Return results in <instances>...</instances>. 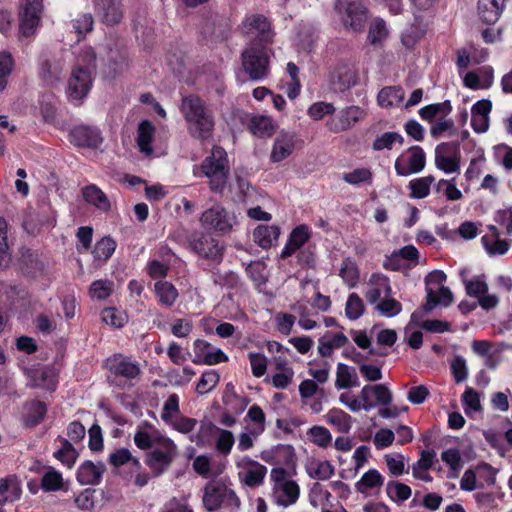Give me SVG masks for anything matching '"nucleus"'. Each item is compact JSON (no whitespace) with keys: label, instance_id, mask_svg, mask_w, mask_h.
Masks as SVG:
<instances>
[{"label":"nucleus","instance_id":"3","mask_svg":"<svg viewBox=\"0 0 512 512\" xmlns=\"http://www.w3.org/2000/svg\"><path fill=\"white\" fill-rule=\"evenodd\" d=\"M201 170L209 179L210 190L215 193H222L230 174L229 160L225 149L214 145L211 154L202 161Z\"/></svg>","mask_w":512,"mask_h":512},{"label":"nucleus","instance_id":"11","mask_svg":"<svg viewBox=\"0 0 512 512\" xmlns=\"http://www.w3.org/2000/svg\"><path fill=\"white\" fill-rule=\"evenodd\" d=\"M241 31L251 39L250 43H272L271 25L263 15L252 14L247 16L241 24Z\"/></svg>","mask_w":512,"mask_h":512},{"label":"nucleus","instance_id":"15","mask_svg":"<svg viewBox=\"0 0 512 512\" xmlns=\"http://www.w3.org/2000/svg\"><path fill=\"white\" fill-rule=\"evenodd\" d=\"M366 112L359 106L352 105L340 110L331 117L326 126L330 132L341 133L351 129L358 122L364 119Z\"/></svg>","mask_w":512,"mask_h":512},{"label":"nucleus","instance_id":"30","mask_svg":"<svg viewBox=\"0 0 512 512\" xmlns=\"http://www.w3.org/2000/svg\"><path fill=\"white\" fill-rule=\"evenodd\" d=\"M19 265L21 271L32 278L41 275L44 271V263L40 259L38 252L28 248L22 249Z\"/></svg>","mask_w":512,"mask_h":512},{"label":"nucleus","instance_id":"8","mask_svg":"<svg viewBox=\"0 0 512 512\" xmlns=\"http://www.w3.org/2000/svg\"><path fill=\"white\" fill-rule=\"evenodd\" d=\"M188 246L194 253L213 265H219L223 260L225 247L208 233L193 232L188 241Z\"/></svg>","mask_w":512,"mask_h":512},{"label":"nucleus","instance_id":"19","mask_svg":"<svg viewBox=\"0 0 512 512\" xmlns=\"http://www.w3.org/2000/svg\"><path fill=\"white\" fill-rule=\"evenodd\" d=\"M201 33L211 40H224L229 37L230 24L228 18L217 13H209L201 22Z\"/></svg>","mask_w":512,"mask_h":512},{"label":"nucleus","instance_id":"25","mask_svg":"<svg viewBox=\"0 0 512 512\" xmlns=\"http://www.w3.org/2000/svg\"><path fill=\"white\" fill-rule=\"evenodd\" d=\"M106 467L102 462L84 461L77 469L76 478L81 485H98Z\"/></svg>","mask_w":512,"mask_h":512},{"label":"nucleus","instance_id":"56","mask_svg":"<svg viewBox=\"0 0 512 512\" xmlns=\"http://www.w3.org/2000/svg\"><path fill=\"white\" fill-rule=\"evenodd\" d=\"M477 472V480L479 487L493 486L496 482V475L498 470L492 467L490 464L482 462L474 467Z\"/></svg>","mask_w":512,"mask_h":512},{"label":"nucleus","instance_id":"59","mask_svg":"<svg viewBox=\"0 0 512 512\" xmlns=\"http://www.w3.org/2000/svg\"><path fill=\"white\" fill-rule=\"evenodd\" d=\"M396 142L402 145L404 142L403 136L397 132H385L375 138L372 148L375 151H381L384 149L389 150Z\"/></svg>","mask_w":512,"mask_h":512},{"label":"nucleus","instance_id":"39","mask_svg":"<svg viewBox=\"0 0 512 512\" xmlns=\"http://www.w3.org/2000/svg\"><path fill=\"white\" fill-rule=\"evenodd\" d=\"M158 303L165 307H172L179 297L177 288L168 281H157L154 285Z\"/></svg>","mask_w":512,"mask_h":512},{"label":"nucleus","instance_id":"46","mask_svg":"<svg viewBox=\"0 0 512 512\" xmlns=\"http://www.w3.org/2000/svg\"><path fill=\"white\" fill-rule=\"evenodd\" d=\"M62 71L61 61L44 60L40 64L39 75L47 85H52L60 79Z\"/></svg>","mask_w":512,"mask_h":512},{"label":"nucleus","instance_id":"17","mask_svg":"<svg viewBox=\"0 0 512 512\" xmlns=\"http://www.w3.org/2000/svg\"><path fill=\"white\" fill-rule=\"evenodd\" d=\"M27 377V387L38 388L48 392H53L57 386L56 374L53 369L35 365L24 369Z\"/></svg>","mask_w":512,"mask_h":512},{"label":"nucleus","instance_id":"55","mask_svg":"<svg viewBox=\"0 0 512 512\" xmlns=\"http://www.w3.org/2000/svg\"><path fill=\"white\" fill-rule=\"evenodd\" d=\"M433 176H426L417 179H413L409 182V188L411 190L410 197L415 199H422L429 195L430 186L434 182Z\"/></svg>","mask_w":512,"mask_h":512},{"label":"nucleus","instance_id":"18","mask_svg":"<svg viewBox=\"0 0 512 512\" xmlns=\"http://www.w3.org/2000/svg\"><path fill=\"white\" fill-rule=\"evenodd\" d=\"M426 163V157L423 149L419 146H413L406 155H401L395 161V170L399 176H409L421 172Z\"/></svg>","mask_w":512,"mask_h":512},{"label":"nucleus","instance_id":"28","mask_svg":"<svg viewBox=\"0 0 512 512\" xmlns=\"http://www.w3.org/2000/svg\"><path fill=\"white\" fill-rule=\"evenodd\" d=\"M244 471L239 473L244 483L249 487L260 486L264 482L267 467L249 457L242 460Z\"/></svg>","mask_w":512,"mask_h":512},{"label":"nucleus","instance_id":"42","mask_svg":"<svg viewBox=\"0 0 512 512\" xmlns=\"http://www.w3.org/2000/svg\"><path fill=\"white\" fill-rule=\"evenodd\" d=\"M82 195L85 201L102 211L110 209V201L105 193L95 184H90L83 188Z\"/></svg>","mask_w":512,"mask_h":512},{"label":"nucleus","instance_id":"41","mask_svg":"<svg viewBox=\"0 0 512 512\" xmlns=\"http://www.w3.org/2000/svg\"><path fill=\"white\" fill-rule=\"evenodd\" d=\"M435 456L434 450H422L420 458L412 466L413 476L422 481L430 482L432 477L429 475L428 470L431 468Z\"/></svg>","mask_w":512,"mask_h":512},{"label":"nucleus","instance_id":"6","mask_svg":"<svg viewBox=\"0 0 512 512\" xmlns=\"http://www.w3.org/2000/svg\"><path fill=\"white\" fill-rule=\"evenodd\" d=\"M203 504L208 511L222 509V512H238L240 499L225 483L213 481L204 488Z\"/></svg>","mask_w":512,"mask_h":512},{"label":"nucleus","instance_id":"9","mask_svg":"<svg viewBox=\"0 0 512 512\" xmlns=\"http://www.w3.org/2000/svg\"><path fill=\"white\" fill-rule=\"evenodd\" d=\"M335 8L345 27L354 32L363 30L368 19V10L363 0H337Z\"/></svg>","mask_w":512,"mask_h":512},{"label":"nucleus","instance_id":"52","mask_svg":"<svg viewBox=\"0 0 512 512\" xmlns=\"http://www.w3.org/2000/svg\"><path fill=\"white\" fill-rule=\"evenodd\" d=\"M216 430H219V427L212 422H201L198 432L191 434L189 440L199 447H204L210 443Z\"/></svg>","mask_w":512,"mask_h":512},{"label":"nucleus","instance_id":"60","mask_svg":"<svg viewBox=\"0 0 512 512\" xmlns=\"http://www.w3.org/2000/svg\"><path fill=\"white\" fill-rule=\"evenodd\" d=\"M481 242L486 252L491 256L504 255L510 247L507 241L499 239V237L492 239L489 235H484Z\"/></svg>","mask_w":512,"mask_h":512},{"label":"nucleus","instance_id":"27","mask_svg":"<svg viewBox=\"0 0 512 512\" xmlns=\"http://www.w3.org/2000/svg\"><path fill=\"white\" fill-rule=\"evenodd\" d=\"M505 7L506 0H478V16L485 24L493 25L500 19Z\"/></svg>","mask_w":512,"mask_h":512},{"label":"nucleus","instance_id":"12","mask_svg":"<svg viewBox=\"0 0 512 512\" xmlns=\"http://www.w3.org/2000/svg\"><path fill=\"white\" fill-rule=\"evenodd\" d=\"M43 0H24L19 11V29L23 37L36 33L40 25Z\"/></svg>","mask_w":512,"mask_h":512},{"label":"nucleus","instance_id":"23","mask_svg":"<svg viewBox=\"0 0 512 512\" xmlns=\"http://www.w3.org/2000/svg\"><path fill=\"white\" fill-rule=\"evenodd\" d=\"M107 61L110 71L118 75L126 71L129 67V56L127 47L116 40H110L107 43Z\"/></svg>","mask_w":512,"mask_h":512},{"label":"nucleus","instance_id":"7","mask_svg":"<svg viewBox=\"0 0 512 512\" xmlns=\"http://www.w3.org/2000/svg\"><path fill=\"white\" fill-rule=\"evenodd\" d=\"M178 454L177 445L167 436L161 437L160 441L146 454L145 464L151 469L155 476H160L171 466Z\"/></svg>","mask_w":512,"mask_h":512},{"label":"nucleus","instance_id":"38","mask_svg":"<svg viewBox=\"0 0 512 512\" xmlns=\"http://www.w3.org/2000/svg\"><path fill=\"white\" fill-rule=\"evenodd\" d=\"M305 470L310 478L321 481L330 479L335 473L334 466L327 460L310 459L305 465Z\"/></svg>","mask_w":512,"mask_h":512},{"label":"nucleus","instance_id":"57","mask_svg":"<svg viewBox=\"0 0 512 512\" xmlns=\"http://www.w3.org/2000/svg\"><path fill=\"white\" fill-rule=\"evenodd\" d=\"M475 47L473 45H467L459 48L456 51V68L461 77L463 74L468 72L467 68L473 63Z\"/></svg>","mask_w":512,"mask_h":512},{"label":"nucleus","instance_id":"47","mask_svg":"<svg viewBox=\"0 0 512 512\" xmlns=\"http://www.w3.org/2000/svg\"><path fill=\"white\" fill-rule=\"evenodd\" d=\"M249 129L259 138H267L275 132V124L268 116H255L251 119Z\"/></svg>","mask_w":512,"mask_h":512},{"label":"nucleus","instance_id":"4","mask_svg":"<svg viewBox=\"0 0 512 512\" xmlns=\"http://www.w3.org/2000/svg\"><path fill=\"white\" fill-rule=\"evenodd\" d=\"M271 43H249L241 53L242 67L253 81L265 79L270 72Z\"/></svg>","mask_w":512,"mask_h":512},{"label":"nucleus","instance_id":"45","mask_svg":"<svg viewBox=\"0 0 512 512\" xmlns=\"http://www.w3.org/2000/svg\"><path fill=\"white\" fill-rule=\"evenodd\" d=\"M326 422L336 427L338 432L348 433L352 427V417L345 411L332 408L324 416Z\"/></svg>","mask_w":512,"mask_h":512},{"label":"nucleus","instance_id":"10","mask_svg":"<svg viewBox=\"0 0 512 512\" xmlns=\"http://www.w3.org/2000/svg\"><path fill=\"white\" fill-rule=\"evenodd\" d=\"M200 222L204 227L226 234L237 224V218L233 212L226 210L220 204H215L202 213Z\"/></svg>","mask_w":512,"mask_h":512},{"label":"nucleus","instance_id":"13","mask_svg":"<svg viewBox=\"0 0 512 512\" xmlns=\"http://www.w3.org/2000/svg\"><path fill=\"white\" fill-rule=\"evenodd\" d=\"M359 81L356 67L345 61L335 65L329 74V82L335 91L345 92L356 86Z\"/></svg>","mask_w":512,"mask_h":512},{"label":"nucleus","instance_id":"34","mask_svg":"<svg viewBox=\"0 0 512 512\" xmlns=\"http://www.w3.org/2000/svg\"><path fill=\"white\" fill-rule=\"evenodd\" d=\"M21 484L15 475L0 479V503H12L20 499Z\"/></svg>","mask_w":512,"mask_h":512},{"label":"nucleus","instance_id":"61","mask_svg":"<svg viewBox=\"0 0 512 512\" xmlns=\"http://www.w3.org/2000/svg\"><path fill=\"white\" fill-rule=\"evenodd\" d=\"M339 275L349 287H354L359 279L356 263L351 258H345L342 262Z\"/></svg>","mask_w":512,"mask_h":512},{"label":"nucleus","instance_id":"29","mask_svg":"<svg viewBox=\"0 0 512 512\" xmlns=\"http://www.w3.org/2000/svg\"><path fill=\"white\" fill-rule=\"evenodd\" d=\"M164 436L151 423L145 421L137 428L134 435V443L141 450H149Z\"/></svg>","mask_w":512,"mask_h":512},{"label":"nucleus","instance_id":"63","mask_svg":"<svg viewBox=\"0 0 512 512\" xmlns=\"http://www.w3.org/2000/svg\"><path fill=\"white\" fill-rule=\"evenodd\" d=\"M220 376L215 370H206L201 375L197 386H196V392L198 394H206L212 391L217 383L219 382Z\"/></svg>","mask_w":512,"mask_h":512},{"label":"nucleus","instance_id":"16","mask_svg":"<svg viewBox=\"0 0 512 512\" xmlns=\"http://www.w3.org/2000/svg\"><path fill=\"white\" fill-rule=\"evenodd\" d=\"M69 141L79 148L98 149L103 142V137L98 127L80 124L70 130Z\"/></svg>","mask_w":512,"mask_h":512},{"label":"nucleus","instance_id":"33","mask_svg":"<svg viewBox=\"0 0 512 512\" xmlns=\"http://www.w3.org/2000/svg\"><path fill=\"white\" fill-rule=\"evenodd\" d=\"M280 236L277 225H258L253 231L254 242L263 249L271 248Z\"/></svg>","mask_w":512,"mask_h":512},{"label":"nucleus","instance_id":"32","mask_svg":"<svg viewBox=\"0 0 512 512\" xmlns=\"http://www.w3.org/2000/svg\"><path fill=\"white\" fill-rule=\"evenodd\" d=\"M469 272L466 269L459 271V277L465 287L467 295L473 298H479L488 292V284L484 275L468 277Z\"/></svg>","mask_w":512,"mask_h":512},{"label":"nucleus","instance_id":"5","mask_svg":"<svg viewBox=\"0 0 512 512\" xmlns=\"http://www.w3.org/2000/svg\"><path fill=\"white\" fill-rule=\"evenodd\" d=\"M446 274L442 271H433L425 278L426 302L412 313V320L417 321L436 308L439 304L446 305L448 301V288L445 287Z\"/></svg>","mask_w":512,"mask_h":512},{"label":"nucleus","instance_id":"48","mask_svg":"<svg viewBox=\"0 0 512 512\" xmlns=\"http://www.w3.org/2000/svg\"><path fill=\"white\" fill-rule=\"evenodd\" d=\"M465 414L473 418L482 411L479 393L471 387H467L461 397Z\"/></svg>","mask_w":512,"mask_h":512},{"label":"nucleus","instance_id":"50","mask_svg":"<svg viewBox=\"0 0 512 512\" xmlns=\"http://www.w3.org/2000/svg\"><path fill=\"white\" fill-rule=\"evenodd\" d=\"M58 440L61 443V447L54 452V457L71 468L75 464L78 452L68 439L58 437Z\"/></svg>","mask_w":512,"mask_h":512},{"label":"nucleus","instance_id":"22","mask_svg":"<svg viewBox=\"0 0 512 512\" xmlns=\"http://www.w3.org/2000/svg\"><path fill=\"white\" fill-rule=\"evenodd\" d=\"M462 81L465 87L473 90L489 89L494 83V68L484 65L463 74Z\"/></svg>","mask_w":512,"mask_h":512},{"label":"nucleus","instance_id":"53","mask_svg":"<svg viewBox=\"0 0 512 512\" xmlns=\"http://www.w3.org/2000/svg\"><path fill=\"white\" fill-rule=\"evenodd\" d=\"M342 180L353 186L371 185L373 173L368 168H356L351 172L343 173Z\"/></svg>","mask_w":512,"mask_h":512},{"label":"nucleus","instance_id":"24","mask_svg":"<svg viewBox=\"0 0 512 512\" xmlns=\"http://www.w3.org/2000/svg\"><path fill=\"white\" fill-rule=\"evenodd\" d=\"M296 143L297 135L295 133L281 130L274 139L270 154L271 162L278 163L289 157L293 153Z\"/></svg>","mask_w":512,"mask_h":512},{"label":"nucleus","instance_id":"14","mask_svg":"<svg viewBox=\"0 0 512 512\" xmlns=\"http://www.w3.org/2000/svg\"><path fill=\"white\" fill-rule=\"evenodd\" d=\"M93 77L89 70H84L81 66H76L71 73L68 81L67 94L71 101L80 104L87 97L91 90Z\"/></svg>","mask_w":512,"mask_h":512},{"label":"nucleus","instance_id":"37","mask_svg":"<svg viewBox=\"0 0 512 512\" xmlns=\"http://www.w3.org/2000/svg\"><path fill=\"white\" fill-rule=\"evenodd\" d=\"M154 133L155 127L150 121L143 120L139 123L136 142L140 152L147 156L151 155L153 152L152 140Z\"/></svg>","mask_w":512,"mask_h":512},{"label":"nucleus","instance_id":"1","mask_svg":"<svg viewBox=\"0 0 512 512\" xmlns=\"http://www.w3.org/2000/svg\"><path fill=\"white\" fill-rule=\"evenodd\" d=\"M180 111L192 138L206 141L213 136L214 112L202 98L195 94L184 96L181 100Z\"/></svg>","mask_w":512,"mask_h":512},{"label":"nucleus","instance_id":"43","mask_svg":"<svg viewBox=\"0 0 512 512\" xmlns=\"http://www.w3.org/2000/svg\"><path fill=\"white\" fill-rule=\"evenodd\" d=\"M405 97V92L401 87L388 86L380 90L377 95V102L383 108L399 105Z\"/></svg>","mask_w":512,"mask_h":512},{"label":"nucleus","instance_id":"35","mask_svg":"<svg viewBox=\"0 0 512 512\" xmlns=\"http://www.w3.org/2000/svg\"><path fill=\"white\" fill-rule=\"evenodd\" d=\"M24 422L27 427L38 425L47 413V405L40 400H30L24 404Z\"/></svg>","mask_w":512,"mask_h":512},{"label":"nucleus","instance_id":"2","mask_svg":"<svg viewBox=\"0 0 512 512\" xmlns=\"http://www.w3.org/2000/svg\"><path fill=\"white\" fill-rule=\"evenodd\" d=\"M106 368L109 371L108 383L120 389L133 387V381L141 375L139 362L120 353L106 359Z\"/></svg>","mask_w":512,"mask_h":512},{"label":"nucleus","instance_id":"51","mask_svg":"<svg viewBox=\"0 0 512 512\" xmlns=\"http://www.w3.org/2000/svg\"><path fill=\"white\" fill-rule=\"evenodd\" d=\"M116 241L110 236H105L96 242L92 254L97 261H107L116 249Z\"/></svg>","mask_w":512,"mask_h":512},{"label":"nucleus","instance_id":"58","mask_svg":"<svg viewBox=\"0 0 512 512\" xmlns=\"http://www.w3.org/2000/svg\"><path fill=\"white\" fill-rule=\"evenodd\" d=\"M71 26L80 40L93 30L94 19L91 13H82L77 18L71 20Z\"/></svg>","mask_w":512,"mask_h":512},{"label":"nucleus","instance_id":"44","mask_svg":"<svg viewBox=\"0 0 512 512\" xmlns=\"http://www.w3.org/2000/svg\"><path fill=\"white\" fill-rule=\"evenodd\" d=\"M384 484V478L377 469H369L355 483V489L361 494H366L368 490L380 488Z\"/></svg>","mask_w":512,"mask_h":512},{"label":"nucleus","instance_id":"49","mask_svg":"<svg viewBox=\"0 0 512 512\" xmlns=\"http://www.w3.org/2000/svg\"><path fill=\"white\" fill-rule=\"evenodd\" d=\"M212 281L215 285L228 290L238 289L241 286L240 277L233 271H213Z\"/></svg>","mask_w":512,"mask_h":512},{"label":"nucleus","instance_id":"21","mask_svg":"<svg viewBox=\"0 0 512 512\" xmlns=\"http://www.w3.org/2000/svg\"><path fill=\"white\" fill-rule=\"evenodd\" d=\"M96 16L106 25L118 24L122 17L121 0H92Z\"/></svg>","mask_w":512,"mask_h":512},{"label":"nucleus","instance_id":"62","mask_svg":"<svg viewBox=\"0 0 512 512\" xmlns=\"http://www.w3.org/2000/svg\"><path fill=\"white\" fill-rule=\"evenodd\" d=\"M389 34L386 23L381 18H375L370 25L368 40L372 45L381 43Z\"/></svg>","mask_w":512,"mask_h":512},{"label":"nucleus","instance_id":"64","mask_svg":"<svg viewBox=\"0 0 512 512\" xmlns=\"http://www.w3.org/2000/svg\"><path fill=\"white\" fill-rule=\"evenodd\" d=\"M364 313V303L363 300L356 294L351 293L348 296L346 306H345V315L350 320L359 319Z\"/></svg>","mask_w":512,"mask_h":512},{"label":"nucleus","instance_id":"26","mask_svg":"<svg viewBox=\"0 0 512 512\" xmlns=\"http://www.w3.org/2000/svg\"><path fill=\"white\" fill-rule=\"evenodd\" d=\"M311 238V231L308 225L300 224L293 228L288 240L283 247L280 257L285 259L300 250L304 244Z\"/></svg>","mask_w":512,"mask_h":512},{"label":"nucleus","instance_id":"20","mask_svg":"<svg viewBox=\"0 0 512 512\" xmlns=\"http://www.w3.org/2000/svg\"><path fill=\"white\" fill-rule=\"evenodd\" d=\"M194 354L192 361L195 364L215 365L228 360V356L220 348L202 339L194 342Z\"/></svg>","mask_w":512,"mask_h":512},{"label":"nucleus","instance_id":"31","mask_svg":"<svg viewBox=\"0 0 512 512\" xmlns=\"http://www.w3.org/2000/svg\"><path fill=\"white\" fill-rule=\"evenodd\" d=\"M300 496V487L296 481L291 480L273 488V497L277 505L288 507L297 502Z\"/></svg>","mask_w":512,"mask_h":512},{"label":"nucleus","instance_id":"40","mask_svg":"<svg viewBox=\"0 0 512 512\" xmlns=\"http://www.w3.org/2000/svg\"><path fill=\"white\" fill-rule=\"evenodd\" d=\"M360 385L358 375L354 368L338 363L335 387L338 390L358 387Z\"/></svg>","mask_w":512,"mask_h":512},{"label":"nucleus","instance_id":"36","mask_svg":"<svg viewBox=\"0 0 512 512\" xmlns=\"http://www.w3.org/2000/svg\"><path fill=\"white\" fill-rule=\"evenodd\" d=\"M348 343V338L342 332L330 335L327 332L318 340V353L322 357H330L334 349L341 348Z\"/></svg>","mask_w":512,"mask_h":512},{"label":"nucleus","instance_id":"54","mask_svg":"<svg viewBox=\"0 0 512 512\" xmlns=\"http://www.w3.org/2000/svg\"><path fill=\"white\" fill-rule=\"evenodd\" d=\"M386 493L393 502L403 503L410 498L412 491L408 485L392 480L386 485Z\"/></svg>","mask_w":512,"mask_h":512}]
</instances>
